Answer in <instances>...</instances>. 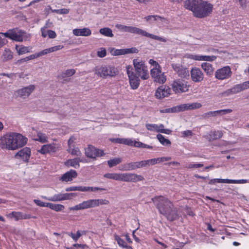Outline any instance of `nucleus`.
<instances>
[{
  "mask_svg": "<svg viewBox=\"0 0 249 249\" xmlns=\"http://www.w3.org/2000/svg\"><path fill=\"white\" fill-rule=\"evenodd\" d=\"M184 7L193 13L197 18H203L209 16L213 9V5L206 0H186Z\"/></svg>",
  "mask_w": 249,
  "mask_h": 249,
  "instance_id": "f257e3e1",
  "label": "nucleus"
},
{
  "mask_svg": "<svg viewBox=\"0 0 249 249\" xmlns=\"http://www.w3.org/2000/svg\"><path fill=\"white\" fill-rule=\"evenodd\" d=\"M27 139L18 133H8L0 137V148L2 150H15L23 146Z\"/></svg>",
  "mask_w": 249,
  "mask_h": 249,
  "instance_id": "f03ea898",
  "label": "nucleus"
},
{
  "mask_svg": "<svg viewBox=\"0 0 249 249\" xmlns=\"http://www.w3.org/2000/svg\"><path fill=\"white\" fill-rule=\"evenodd\" d=\"M104 177L107 178L111 179L117 181L137 182L144 180V178L140 175L135 173H106Z\"/></svg>",
  "mask_w": 249,
  "mask_h": 249,
  "instance_id": "7ed1b4c3",
  "label": "nucleus"
},
{
  "mask_svg": "<svg viewBox=\"0 0 249 249\" xmlns=\"http://www.w3.org/2000/svg\"><path fill=\"white\" fill-rule=\"evenodd\" d=\"M109 202L105 199H91L83 201L75 206L69 208L71 211H79L108 205Z\"/></svg>",
  "mask_w": 249,
  "mask_h": 249,
  "instance_id": "20e7f679",
  "label": "nucleus"
},
{
  "mask_svg": "<svg viewBox=\"0 0 249 249\" xmlns=\"http://www.w3.org/2000/svg\"><path fill=\"white\" fill-rule=\"evenodd\" d=\"M133 63L138 76L143 80L147 79L149 78V73L147 67L145 66L144 61L136 58L133 60Z\"/></svg>",
  "mask_w": 249,
  "mask_h": 249,
  "instance_id": "39448f33",
  "label": "nucleus"
},
{
  "mask_svg": "<svg viewBox=\"0 0 249 249\" xmlns=\"http://www.w3.org/2000/svg\"><path fill=\"white\" fill-rule=\"evenodd\" d=\"M95 73L103 78L112 77L115 76L117 73V70L111 66H103L96 67L94 69Z\"/></svg>",
  "mask_w": 249,
  "mask_h": 249,
  "instance_id": "423d86ee",
  "label": "nucleus"
},
{
  "mask_svg": "<svg viewBox=\"0 0 249 249\" xmlns=\"http://www.w3.org/2000/svg\"><path fill=\"white\" fill-rule=\"evenodd\" d=\"M0 34L6 37L18 42H22L25 37L27 38L23 31L17 28L9 30L7 32Z\"/></svg>",
  "mask_w": 249,
  "mask_h": 249,
  "instance_id": "0eeeda50",
  "label": "nucleus"
},
{
  "mask_svg": "<svg viewBox=\"0 0 249 249\" xmlns=\"http://www.w3.org/2000/svg\"><path fill=\"white\" fill-rule=\"evenodd\" d=\"M152 200L155 204L156 208L158 209L160 213V208H162L166 211L167 210H169L170 208H172V202L164 196H159L155 197L153 198Z\"/></svg>",
  "mask_w": 249,
  "mask_h": 249,
  "instance_id": "6e6552de",
  "label": "nucleus"
},
{
  "mask_svg": "<svg viewBox=\"0 0 249 249\" xmlns=\"http://www.w3.org/2000/svg\"><path fill=\"white\" fill-rule=\"evenodd\" d=\"M130 33L141 35L162 42H167V39L164 37L150 34L144 30L134 26H131Z\"/></svg>",
  "mask_w": 249,
  "mask_h": 249,
  "instance_id": "1a4fd4ad",
  "label": "nucleus"
},
{
  "mask_svg": "<svg viewBox=\"0 0 249 249\" xmlns=\"http://www.w3.org/2000/svg\"><path fill=\"white\" fill-rule=\"evenodd\" d=\"M172 88L176 93H181L188 91L189 86L188 85L187 82L180 79H177L173 81L172 84Z\"/></svg>",
  "mask_w": 249,
  "mask_h": 249,
  "instance_id": "9d476101",
  "label": "nucleus"
},
{
  "mask_svg": "<svg viewBox=\"0 0 249 249\" xmlns=\"http://www.w3.org/2000/svg\"><path fill=\"white\" fill-rule=\"evenodd\" d=\"M127 74L129 77L130 85L132 89H137L140 85V79L139 76L132 71V68L131 66H128L126 67Z\"/></svg>",
  "mask_w": 249,
  "mask_h": 249,
  "instance_id": "9b49d317",
  "label": "nucleus"
},
{
  "mask_svg": "<svg viewBox=\"0 0 249 249\" xmlns=\"http://www.w3.org/2000/svg\"><path fill=\"white\" fill-rule=\"evenodd\" d=\"M171 66L174 71L182 78H187L189 76V71L187 68L179 63H173Z\"/></svg>",
  "mask_w": 249,
  "mask_h": 249,
  "instance_id": "f8f14e48",
  "label": "nucleus"
},
{
  "mask_svg": "<svg viewBox=\"0 0 249 249\" xmlns=\"http://www.w3.org/2000/svg\"><path fill=\"white\" fill-rule=\"evenodd\" d=\"M232 74L229 66H225L217 70L215 72V77L218 80L227 79L231 77Z\"/></svg>",
  "mask_w": 249,
  "mask_h": 249,
  "instance_id": "ddd939ff",
  "label": "nucleus"
},
{
  "mask_svg": "<svg viewBox=\"0 0 249 249\" xmlns=\"http://www.w3.org/2000/svg\"><path fill=\"white\" fill-rule=\"evenodd\" d=\"M160 213L165 216L170 221H174L178 217V211L176 208L172 204V208H170L169 210L165 211L162 208H160Z\"/></svg>",
  "mask_w": 249,
  "mask_h": 249,
  "instance_id": "4468645a",
  "label": "nucleus"
},
{
  "mask_svg": "<svg viewBox=\"0 0 249 249\" xmlns=\"http://www.w3.org/2000/svg\"><path fill=\"white\" fill-rule=\"evenodd\" d=\"M161 69H152L150 70V74L154 81L160 84H163L166 78L164 73L161 72Z\"/></svg>",
  "mask_w": 249,
  "mask_h": 249,
  "instance_id": "2eb2a0df",
  "label": "nucleus"
},
{
  "mask_svg": "<svg viewBox=\"0 0 249 249\" xmlns=\"http://www.w3.org/2000/svg\"><path fill=\"white\" fill-rule=\"evenodd\" d=\"M35 89V86L34 85H30L16 90L15 94L17 97L25 99L28 97Z\"/></svg>",
  "mask_w": 249,
  "mask_h": 249,
  "instance_id": "dca6fc26",
  "label": "nucleus"
},
{
  "mask_svg": "<svg viewBox=\"0 0 249 249\" xmlns=\"http://www.w3.org/2000/svg\"><path fill=\"white\" fill-rule=\"evenodd\" d=\"M85 154L88 157L95 159L96 157L104 156L105 153L104 151L97 149L93 146L89 145L85 149Z\"/></svg>",
  "mask_w": 249,
  "mask_h": 249,
  "instance_id": "f3484780",
  "label": "nucleus"
},
{
  "mask_svg": "<svg viewBox=\"0 0 249 249\" xmlns=\"http://www.w3.org/2000/svg\"><path fill=\"white\" fill-rule=\"evenodd\" d=\"M201 104L199 103L195 102L193 103L183 104L175 106L176 112L184 111L188 110L197 109L201 107Z\"/></svg>",
  "mask_w": 249,
  "mask_h": 249,
  "instance_id": "a211bd4d",
  "label": "nucleus"
},
{
  "mask_svg": "<svg viewBox=\"0 0 249 249\" xmlns=\"http://www.w3.org/2000/svg\"><path fill=\"white\" fill-rule=\"evenodd\" d=\"M60 146V144L55 143L44 144L42 146L41 149L38 151L42 154L55 153L59 150Z\"/></svg>",
  "mask_w": 249,
  "mask_h": 249,
  "instance_id": "6ab92c4d",
  "label": "nucleus"
},
{
  "mask_svg": "<svg viewBox=\"0 0 249 249\" xmlns=\"http://www.w3.org/2000/svg\"><path fill=\"white\" fill-rule=\"evenodd\" d=\"M31 156V149L29 147H25L18 152H17L15 157L22 160L25 162H28Z\"/></svg>",
  "mask_w": 249,
  "mask_h": 249,
  "instance_id": "aec40b11",
  "label": "nucleus"
},
{
  "mask_svg": "<svg viewBox=\"0 0 249 249\" xmlns=\"http://www.w3.org/2000/svg\"><path fill=\"white\" fill-rule=\"evenodd\" d=\"M124 168L122 169L123 171H132L138 168L145 167L144 161L131 162L124 164Z\"/></svg>",
  "mask_w": 249,
  "mask_h": 249,
  "instance_id": "412c9836",
  "label": "nucleus"
},
{
  "mask_svg": "<svg viewBox=\"0 0 249 249\" xmlns=\"http://www.w3.org/2000/svg\"><path fill=\"white\" fill-rule=\"evenodd\" d=\"M191 77L192 80L195 82L202 81L204 78V74L202 71L198 68H193L191 71Z\"/></svg>",
  "mask_w": 249,
  "mask_h": 249,
  "instance_id": "4be33fe9",
  "label": "nucleus"
},
{
  "mask_svg": "<svg viewBox=\"0 0 249 249\" xmlns=\"http://www.w3.org/2000/svg\"><path fill=\"white\" fill-rule=\"evenodd\" d=\"M231 111L232 110L231 109H225L213 111H209L204 113L203 115V117L205 119H208L211 116L214 117L217 115H222L224 114L230 113Z\"/></svg>",
  "mask_w": 249,
  "mask_h": 249,
  "instance_id": "5701e85b",
  "label": "nucleus"
},
{
  "mask_svg": "<svg viewBox=\"0 0 249 249\" xmlns=\"http://www.w3.org/2000/svg\"><path fill=\"white\" fill-rule=\"evenodd\" d=\"M170 89L168 87L161 86L155 92V96L158 99H161L168 96L170 94Z\"/></svg>",
  "mask_w": 249,
  "mask_h": 249,
  "instance_id": "b1692460",
  "label": "nucleus"
},
{
  "mask_svg": "<svg viewBox=\"0 0 249 249\" xmlns=\"http://www.w3.org/2000/svg\"><path fill=\"white\" fill-rule=\"evenodd\" d=\"M77 176V172L75 170L71 169L63 174L60 179L65 182L71 181L73 178H76Z\"/></svg>",
  "mask_w": 249,
  "mask_h": 249,
  "instance_id": "393cba45",
  "label": "nucleus"
},
{
  "mask_svg": "<svg viewBox=\"0 0 249 249\" xmlns=\"http://www.w3.org/2000/svg\"><path fill=\"white\" fill-rule=\"evenodd\" d=\"M72 33L76 36H88L91 34V30L88 28L74 29L72 30Z\"/></svg>",
  "mask_w": 249,
  "mask_h": 249,
  "instance_id": "a878e982",
  "label": "nucleus"
},
{
  "mask_svg": "<svg viewBox=\"0 0 249 249\" xmlns=\"http://www.w3.org/2000/svg\"><path fill=\"white\" fill-rule=\"evenodd\" d=\"M83 161V160L79 158H77L72 159H69L65 162V165L69 167H72L75 169L78 168L80 167L79 162Z\"/></svg>",
  "mask_w": 249,
  "mask_h": 249,
  "instance_id": "bb28decb",
  "label": "nucleus"
},
{
  "mask_svg": "<svg viewBox=\"0 0 249 249\" xmlns=\"http://www.w3.org/2000/svg\"><path fill=\"white\" fill-rule=\"evenodd\" d=\"M201 67L207 75L211 76L213 74L214 69L211 64L204 62L201 64Z\"/></svg>",
  "mask_w": 249,
  "mask_h": 249,
  "instance_id": "cd10ccee",
  "label": "nucleus"
},
{
  "mask_svg": "<svg viewBox=\"0 0 249 249\" xmlns=\"http://www.w3.org/2000/svg\"><path fill=\"white\" fill-rule=\"evenodd\" d=\"M233 94H236L248 89L246 83L245 82L236 84L231 88Z\"/></svg>",
  "mask_w": 249,
  "mask_h": 249,
  "instance_id": "c85d7f7f",
  "label": "nucleus"
},
{
  "mask_svg": "<svg viewBox=\"0 0 249 249\" xmlns=\"http://www.w3.org/2000/svg\"><path fill=\"white\" fill-rule=\"evenodd\" d=\"M63 194L62 193H59L57 194H55L52 197H47L46 196H42V198L47 200L48 201H61L64 200V197H63Z\"/></svg>",
  "mask_w": 249,
  "mask_h": 249,
  "instance_id": "c756f323",
  "label": "nucleus"
},
{
  "mask_svg": "<svg viewBox=\"0 0 249 249\" xmlns=\"http://www.w3.org/2000/svg\"><path fill=\"white\" fill-rule=\"evenodd\" d=\"M36 141H38L41 143H45L48 142V137L45 133L40 131L36 132V138L34 139Z\"/></svg>",
  "mask_w": 249,
  "mask_h": 249,
  "instance_id": "7c9ffc66",
  "label": "nucleus"
},
{
  "mask_svg": "<svg viewBox=\"0 0 249 249\" xmlns=\"http://www.w3.org/2000/svg\"><path fill=\"white\" fill-rule=\"evenodd\" d=\"M223 133L220 131H214L211 132L209 135L207 139H209V141L217 140L222 137Z\"/></svg>",
  "mask_w": 249,
  "mask_h": 249,
  "instance_id": "2f4dec72",
  "label": "nucleus"
},
{
  "mask_svg": "<svg viewBox=\"0 0 249 249\" xmlns=\"http://www.w3.org/2000/svg\"><path fill=\"white\" fill-rule=\"evenodd\" d=\"M1 58L3 62H6L13 58V53L9 49H5Z\"/></svg>",
  "mask_w": 249,
  "mask_h": 249,
  "instance_id": "473e14b6",
  "label": "nucleus"
},
{
  "mask_svg": "<svg viewBox=\"0 0 249 249\" xmlns=\"http://www.w3.org/2000/svg\"><path fill=\"white\" fill-rule=\"evenodd\" d=\"M46 207H48L55 212L62 211L65 208L64 206L62 204H53L51 203H48V204L46 205Z\"/></svg>",
  "mask_w": 249,
  "mask_h": 249,
  "instance_id": "72a5a7b5",
  "label": "nucleus"
},
{
  "mask_svg": "<svg viewBox=\"0 0 249 249\" xmlns=\"http://www.w3.org/2000/svg\"><path fill=\"white\" fill-rule=\"evenodd\" d=\"M15 48L19 55L31 52L30 48L29 47L23 46L22 45H16Z\"/></svg>",
  "mask_w": 249,
  "mask_h": 249,
  "instance_id": "f704fd0d",
  "label": "nucleus"
},
{
  "mask_svg": "<svg viewBox=\"0 0 249 249\" xmlns=\"http://www.w3.org/2000/svg\"><path fill=\"white\" fill-rule=\"evenodd\" d=\"M216 58V56L214 55H198V61L213 62L215 60Z\"/></svg>",
  "mask_w": 249,
  "mask_h": 249,
  "instance_id": "c9c22d12",
  "label": "nucleus"
},
{
  "mask_svg": "<svg viewBox=\"0 0 249 249\" xmlns=\"http://www.w3.org/2000/svg\"><path fill=\"white\" fill-rule=\"evenodd\" d=\"M157 138L160 143L164 146H170L171 144V142L161 134H159L157 135Z\"/></svg>",
  "mask_w": 249,
  "mask_h": 249,
  "instance_id": "e433bc0d",
  "label": "nucleus"
},
{
  "mask_svg": "<svg viewBox=\"0 0 249 249\" xmlns=\"http://www.w3.org/2000/svg\"><path fill=\"white\" fill-rule=\"evenodd\" d=\"M99 32L101 34L107 37H112L114 36L111 29L107 27L101 28Z\"/></svg>",
  "mask_w": 249,
  "mask_h": 249,
  "instance_id": "4c0bfd02",
  "label": "nucleus"
},
{
  "mask_svg": "<svg viewBox=\"0 0 249 249\" xmlns=\"http://www.w3.org/2000/svg\"><path fill=\"white\" fill-rule=\"evenodd\" d=\"M20 212H12L8 214H6V216L9 218H14L15 220L18 221L20 220Z\"/></svg>",
  "mask_w": 249,
  "mask_h": 249,
  "instance_id": "58836bf2",
  "label": "nucleus"
},
{
  "mask_svg": "<svg viewBox=\"0 0 249 249\" xmlns=\"http://www.w3.org/2000/svg\"><path fill=\"white\" fill-rule=\"evenodd\" d=\"M122 161L121 158H115L107 161V164L109 167H112L119 164Z\"/></svg>",
  "mask_w": 249,
  "mask_h": 249,
  "instance_id": "ea45409f",
  "label": "nucleus"
},
{
  "mask_svg": "<svg viewBox=\"0 0 249 249\" xmlns=\"http://www.w3.org/2000/svg\"><path fill=\"white\" fill-rule=\"evenodd\" d=\"M145 167L154 165L156 164L159 163V159L158 158H154L147 160H143Z\"/></svg>",
  "mask_w": 249,
  "mask_h": 249,
  "instance_id": "a19ab883",
  "label": "nucleus"
},
{
  "mask_svg": "<svg viewBox=\"0 0 249 249\" xmlns=\"http://www.w3.org/2000/svg\"><path fill=\"white\" fill-rule=\"evenodd\" d=\"M144 18L148 21L152 18L154 20H159L162 23H167V19L161 17L159 16H148Z\"/></svg>",
  "mask_w": 249,
  "mask_h": 249,
  "instance_id": "79ce46f5",
  "label": "nucleus"
},
{
  "mask_svg": "<svg viewBox=\"0 0 249 249\" xmlns=\"http://www.w3.org/2000/svg\"><path fill=\"white\" fill-rule=\"evenodd\" d=\"M67 151L72 155H75L78 157H80L82 154L79 148L78 147H75V146L72 147V148H68Z\"/></svg>",
  "mask_w": 249,
  "mask_h": 249,
  "instance_id": "37998d69",
  "label": "nucleus"
},
{
  "mask_svg": "<svg viewBox=\"0 0 249 249\" xmlns=\"http://www.w3.org/2000/svg\"><path fill=\"white\" fill-rule=\"evenodd\" d=\"M115 27L122 32H128L130 33L131 26H126L121 24H117Z\"/></svg>",
  "mask_w": 249,
  "mask_h": 249,
  "instance_id": "c03bdc74",
  "label": "nucleus"
},
{
  "mask_svg": "<svg viewBox=\"0 0 249 249\" xmlns=\"http://www.w3.org/2000/svg\"><path fill=\"white\" fill-rule=\"evenodd\" d=\"M75 73V70L74 69H69L63 72L61 76L62 78H66L73 75Z\"/></svg>",
  "mask_w": 249,
  "mask_h": 249,
  "instance_id": "a18cd8bd",
  "label": "nucleus"
},
{
  "mask_svg": "<svg viewBox=\"0 0 249 249\" xmlns=\"http://www.w3.org/2000/svg\"><path fill=\"white\" fill-rule=\"evenodd\" d=\"M145 127L146 129L148 130L151 131H155L157 132L158 131V124H146L145 125Z\"/></svg>",
  "mask_w": 249,
  "mask_h": 249,
  "instance_id": "49530a36",
  "label": "nucleus"
},
{
  "mask_svg": "<svg viewBox=\"0 0 249 249\" xmlns=\"http://www.w3.org/2000/svg\"><path fill=\"white\" fill-rule=\"evenodd\" d=\"M115 239L117 242L118 244L123 247V248H126L127 247V246L126 245V243L125 241L121 239L119 236L117 235L115 236Z\"/></svg>",
  "mask_w": 249,
  "mask_h": 249,
  "instance_id": "de8ad7c7",
  "label": "nucleus"
},
{
  "mask_svg": "<svg viewBox=\"0 0 249 249\" xmlns=\"http://www.w3.org/2000/svg\"><path fill=\"white\" fill-rule=\"evenodd\" d=\"M68 234L69 236L71 237L72 238V239L75 242L77 241L81 236V233L79 231H76V234H74L72 232L68 233Z\"/></svg>",
  "mask_w": 249,
  "mask_h": 249,
  "instance_id": "09e8293b",
  "label": "nucleus"
},
{
  "mask_svg": "<svg viewBox=\"0 0 249 249\" xmlns=\"http://www.w3.org/2000/svg\"><path fill=\"white\" fill-rule=\"evenodd\" d=\"M64 200H70L73 197L77 196V194L76 193H64L63 194Z\"/></svg>",
  "mask_w": 249,
  "mask_h": 249,
  "instance_id": "8fccbe9b",
  "label": "nucleus"
},
{
  "mask_svg": "<svg viewBox=\"0 0 249 249\" xmlns=\"http://www.w3.org/2000/svg\"><path fill=\"white\" fill-rule=\"evenodd\" d=\"M76 138L74 136H71L68 142V148H72L75 146L74 143L75 142Z\"/></svg>",
  "mask_w": 249,
  "mask_h": 249,
  "instance_id": "3c124183",
  "label": "nucleus"
},
{
  "mask_svg": "<svg viewBox=\"0 0 249 249\" xmlns=\"http://www.w3.org/2000/svg\"><path fill=\"white\" fill-rule=\"evenodd\" d=\"M149 63L151 65L153 66V68L152 69H158L161 68V67L160 66L159 64L157 61H155L153 59H150L149 60Z\"/></svg>",
  "mask_w": 249,
  "mask_h": 249,
  "instance_id": "603ef678",
  "label": "nucleus"
},
{
  "mask_svg": "<svg viewBox=\"0 0 249 249\" xmlns=\"http://www.w3.org/2000/svg\"><path fill=\"white\" fill-rule=\"evenodd\" d=\"M248 182L247 179H230V183H238V184H244Z\"/></svg>",
  "mask_w": 249,
  "mask_h": 249,
  "instance_id": "864d4df0",
  "label": "nucleus"
},
{
  "mask_svg": "<svg viewBox=\"0 0 249 249\" xmlns=\"http://www.w3.org/2000/svg\"><path fill=\"white\" fill-rule=\"evenodd\" d=\"M160 113H175L176 112V107H174L171 108H168L164 109H161L160 110Z\"/></svg>",
  "mask_w": 249,
  "mask_h": 249,
  "instance_id": "5fc2aeb1",
  "label": "nucleus"
},
{
  "mask_svg": "<svg viewBox=\"0 0 249 249\" xmlns=\"http://www.w3.org/2000/svg\"><path fill=\"white\" fill-rule=\"evenodd\" d=\"M203 166V164L201 163L194 164L189 163L186 166V168L189 169L197 168Z\"/></svg>",
  "mask_w": 249,
  "mask_h": 249,
  "instance_id": "6e6d98bb",
  "label": "nucleus"
},
{
  "mask_svg": "<svg viewBox=\"0 0 249 249\" xmlns=\"http://www.w3.org/2000/svg\"><path fill=\"white\" fill-rule=\"evenodd\" d=\"M106 50L104 48H101L100 50L97 52V55L99 57H104L106 55Z\"/></svg>",
  "mask_w": 249,
  "mask_h": 249,
  "instance_id": "4d7b16f0",
  "label": "nucleus"
},
{
  "mask_svg": "<svg viewBox=\"0 0 249 249\" xmlns=\"http://www.w3.org/2000/svg\"><path fill=\"white\" fill-rule=\"evenodd\" d=\"M185 57L188 59H193L195 60L198 61V54H186L185 55Z\"/></svg>",
  "mask_w": 249,
  "mask_h": 249,
  "instance_id": "13d9d810",
  "label": "nucleus"
},
{
  "mask_svg": "<svg viewBox=\"0 0 249 249\" xmlns=\"http://www.w3.org/2000/svg\"><path fill=\"white\" fill-rule=\"evenodd\" d=\"M63 48H64V46L60 45L55 46H53V47L49 48V51H50V53H52V52H54L61 50Z\"/></svg>",
  "mask_w": 249,
  "mask_h": 249,
  "instance_id": "bf43d9fd",
  "label": "nucleus"
},
{
  "mask_svg": "<svg viewBox=\"0 0 249 249\" xmlns=\"http://www.w3.org/2000/svg\"><path fill=\"white\" fill-rule=\"evenodd\" d=\"M113 54L115 55H119L126 54L125 49H117L114 52Z\"/></svg>",
  "mask_w": 249,
  "mask_h": 249,
  "instance_id": "052dcab7",
  "label": "nucleus"
},
{
  "mask_svg": "<svg viewBox=\"0 0 249 249\" xmlns=\"http://www.w3.org/2000/svg\"><path fill=\"white\" fill-rule=\"evenodd\" d=\"M31 218H36V216H32V215L30 214H26L23 213L21 212V215H20V220L21 219H28Z\"/></svg>",
  "mask_w": 249,
  "mask_h": 249,
  "instance_id": "680f3d73",
  "label": "nucleus"
},
{
  "mask_svg": "<svg viewBox=\"0 0 249 249\" xmlns=\"http://www.w3.org/2000/svg\"><path fill=\"white\" fill-rule=\"evenodd\" d=\"M34 202L38 206L40 207H46L48 204V203H45L38 199H34Z\"/></svg>",
  "mask_w": 249,
  "mask_h": 249,
  "instance_id": "e2e57ef3",
  "label": "nucleus"
},
{
  "mask_svg": "<svg viewBox=\"0 0 249 249\" xmlns=\"http://www.w3.org/2000/svg\"><path fill=\"white\" fill-rule=\"evenodd\" d=\"M133 141L131 139H123V144H124L129 146H132Z\"/></svg>",
  "mask_w": 249,
  "mask_h": 249,
  "instance_id": "0e129e2a",
  "label": "nucleus"
},
{
  "mask_svg": "<svg viewBox=\"0 0 249 249\" xmlns=\"http://www.w3.org/2000/svg\"><path fill=\"white\" fill-rule=\"evenodd\" d=\"M47 35L50 38H55L56 37V34L53 30H48Z\"/></svg>",
  "mask_w": 249,
  "mask_h": 249,
  "instance_id": "69168bd1",
  "label": "nucleus"
},
{
  "mask_svg": "<svg viewBox=\"0 0 249 249\" xmlns=\"http://www.w3.org/2000/svg\"><path fill=\"white\" fill-rule=\"evenodd\" d=\"M80 186H72L66 188L65 190L67 192H71V191H80Z\"/></svg>",
  "mask_w": 249,
  "mask_h": 249,
  "instance_id": "338daca9",
  "label": "nucleus"
},
{
  "mask_svg": "<svg viewBox=\"0 0 249 249\" xmlns=\"http://www.w3.org/2000/svg\"><path fill=\"white\" fill-rule=\"evenodd\" d=\"M182 137L184 138L189 137L193 136V132L191 130H186L182 132Z\"/></svg>",
  "mask_w": 249,
  "mask_h": 249,
  "instance_id": "774afa93",
  "label": "nucleus"
}]
</instances>
